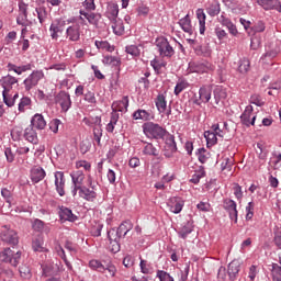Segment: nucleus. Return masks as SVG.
<instances>
[{
	"label": "nucleus",
	"mask_w": 281,
	"mask_h": 281,
	"mask_svg": "<svg viewBox=\"0 0 281 281\" xmlns=\"http://www.w3.org/2000/svg\"><path fill=\"white\" fill-rule=\"evenodd\" d=\"M143 133L147 139H156V142H159V139H166L168 130H166V127L161 126L159 123L146 122L143 124Z\"/></svg>",
	"instance_id": "obj_1"
},
{
	"label": "nucleus",
	"mask_w": 281,
	"mask_h": 281,
	"mask_svg": "<svg viewBox=\"0 0 281 281\" xmlns=\"http://www.w3.org/2000/svg\"><path fill=\"white\" fill-rule=\"evenodd\" d=\"M22 256L23 251L21 250L4 248L0 251V262H4L5 265L16 268L21 265Z\"/></svg>",
	"instance_id": "obj_2"
},
{
	"label": "nucleus",
	"mask_w": 281,
	"mask_h": 281,
	"mask_svg": "<svg viewBox=\"0 0 281 281\" xmlns=\"http://www.w3.org/2000/svg\"><path fill=\"white\" fill-rule=\"evenodd\" d=\"M44 78L45 72H43V70H33L23 81L25 91H32L34 87H38V82Z\"/></svg>",
	"instance_id": "obj_3"
},
{
	"label": "nucleus",
	"mask_w": 281,
	"mask_h": 281,
	"mask_svg": "<svg viewBox=\"0 0 281 281\" xmlns=\"http://www.w3.org/2000/svg\"><path fill=\"white\" fill-rule=\"evenodd\" d=\"M156 47L161 58H172L175 56V48L166 37H160L156 41Z\"/></svg>",
	"instance_id": "obj_4"
},
{
	"label": "nucleus",
	"mask_w": 281,
	"mask_h": 281,
	"mask_svg": "<svg viewBox=\"0 0 281 281\" xmlns=\"http://www.w3.org/2000/svg\"><path fill=\"white\" fill-rule=\"evenodd\" d=\"M65 25H67V21L63 18L55 19L49 26V34L53 41H58L60 38V34L65 32Z\"/></svg>",
	"instance_id": "obj_5"
},
{
	"label": "nucleus",
	"mask_w": 281,
	"mask_h": 281,
	"mask_svg": "<svg viewBox=\"0 0 281 281\" xmlns=\"http://www.w3.org/2000/svg\"><path fill=\"white\" fill-rule=\"evenodd\" d=\"M280 52H281V42L280 41L270 42L266 46V53L261 56V60H267V58H269L270 60H273V58H277Z\"/></svg>",
	"instance_id": "obj_6"
},
{
	"label": "nucleus",
	"mask_w": 281,
	"mask_h": 281,
	"mask_svg": "<svg viewBox=\"0 0 281 281\" xmlns=\"http://www.w3.org/2000/svg\"><path fill=\"white\" fill-rule=\"evenodd\" d=\"M0 238L2 243H7V245H19V234H16V231L8 228V226H4V229L0 234Z\"/></svg>",
	"instance_id": "obj_7"
},
{
	"label": "nucleus",
	"mask_w": 281,
	"mask_h": 281,
	"mask_svg": "<svg viewBox=\"0 0 281 281\" xmlns=\"http://www.w3.org/2000/svg\"><path fill=\"white\" fill-rule=\"evenodd\" d=\"M89 188L82 187L79 191L80 199H83L85 201H88L90 203H93L95 199H98V193L95 192V186H93V181L91 178H89Z\"/></svg>",
	"instance_id": "obj_8"
},
{
	"label": "nucleus",
	"mask_w": 281,
	"mask_h": 281,
	"mask_svg": "<svg viewBox=\"0 0 281 281\" xmlns=\"http://www.w3.org/2000/svg\"><path fill=\"white\" fill-rule=\"evenodd\" d=\"M55 102L56 104L60 105L61 113H67L69 109H71V95L69 92L60 91L56 97H55Z\"/></svg>",
	"instance_id": "obj_9"
},
{
	"label": "nucleus",
	"mask_w": 281,
	"mask_h": 281,
	"mask_svg": "<svg viewBox=\"0 0 281 281\" xmlns=\"http://www.w3.org/2000/svg\"><path fill=\"white\" fill-rule=\"evenodd\" d=\"M108 238L110 240V249L113 254H117L120 251V240H122V236L120 235L119 231L112 228L108 232Z\"/></svg>",
	"instance_id": "obj_10"
},
{
	"label": "nucleus",
	"mask_w": 281,
	"mask_h": 281,
	"mask_svg": "<svg viewBox=\"0 0 281 281\" xmlns=\"http://www.w3.org/2000/svg\"><path fill=\"white\" fill-rule=\"evenodd\" d=\"M223 207L224 210H226V212H228L231 221H233L234 223H238V210L236 209V201L232 199H225L223 201Z\"/></svg>",
	"instance_id": "obj_11"
},
{
	"label": "nucleus",
	"mask_w": 281,
	"mask_h": 281,
	"mask_svg": "<svg viewBox=\"0 0 281 281\" xmlns=\"http://www.w3.org/2000/svg\"><path fill=\"white\" fill-rule=\"evenodd\" d=\"M212 100V88L210 86H202L199 89V99L193 100V104L201 106V103L207 104Z\"/></svg>",
	"instance_id": "obj_12"
},
{
	"label": "nucleus",
	"mask_w": 281,
	"mask_h": 281,
	"mask_svg": "<svg viewBox=\"0 0 281 281\" xmlns=\"http://www.w3.org/2000/svg\"><path fill=\"white\" fill-rule=\"evenodd\" d=\"M181 30L191 36V38H196V33L194 32V26H192V20H190V14L181 18L178 22Z\"/></svg>",
	"instance_id": "obj_13"
},
{
	"label": "nucleus",
	"mask_w": 281,
	"mask_h": 281,
	"mask_svg": "<svg viewBox=\"0 0 281 281\" xmlns=\"http://www.w3.org/2000/svg\"><path fill=\"white\" fill-rule=\"evenodd\" d=\"M241 124L244 126H254L256 124V115H254V106L247 105L240 115Z\"/></svg>",
	"instance_id": "obj_14"
},
{
	"label": "nucleus",
	"mask_w": 281,
	"mask_h": 281,
	"mask_svg": "<svg viewBox=\"0 0 281 281\" xmlns=\"http://www.w3.org/2000/svg\"><path fill=\"white\" fill-rule=\"evenodd\" d=\"M189 69L191 74H207L212 69V64L209 61L190 63Z\"/></svg>",
	"instance_id": "obj_15"
},
{
	"label": "nucleus",
	"mask_w": 281,
	"mask_h": 281,
	"mask_svg": "<svg viewBox=\"0 0 281 281\" xmlns=\"http://www.w3.org/2000/svg\"><path fill=\"white\" fill-rule=\"evenodd\" d=\"M167 205L172 214H181L186 202L179 196H172L168 200Z\"/></svg>",
	"instance_id": "obj_16"
},
{
	"label": "nucleus",
	"mask_w": 281,
	"mask_h": 281,
	"mask_svg": "<svg viewBox=\"0 0 281 281\" xmlns=\"http://www.w3.org/2000/svg\"><path fill=\"white\" fill-rule=\"evenodd\" d=\"M58 216L63 223H67V221L68 223H76L78 221L76 214L67 206H59Z\"/></svg>",
	"instance_id": "obj_17"
},
{
	"label": "nucleus",
	"mask_w": 281,
	"mask_h": 281,
	"mask_svg": "<svg viewBox=\"0 0 281 281\" xmlns=\"http://www.w3.org/2000/svg\"><path fill=\"white\" fill-rule=\"evenodd\" d=\"M133 120H140L142 122H150V120H155V114L153 110H143L138 109L132 114Z\"/></svg>",
	"instance_id": "obj_18"
},
{
	"label": "nucleus",
	"mask_w": 281,
	"mask_h": 281,
	"mask_svg": "<svg viewBox=\"0 0 281 281\" xmlns=\"http://www.w3.org/2000/svg\"><path fill=\"white\" fill-rule=\"evenodd\" d=\"M54 177L56 192L59 194V196H65V172L56 171Z\"/></svg>",
	"instance_id": "obj_19"
},
{
	"label": "nucleus",
	"mask_w": 281,
	"mask_h": 281,
	"mask_svg": "<svg viewBox=\"0 0 281 281\" xmlns=\"http://www.w3.org/2000/svg\"><path fill=\"white\" fill-rule=\"evenodd\" d=\"M257 3L266 11L277 10V12H281L280 0H257Z\"/></svg>",
	"instance_id": "obj_20"
},
{
	"label": "nucleus",
	"mask_w": 281,
	"mask_h": 281,
	"mask_svg": "<svg viewBox=\"0 0 281 281\" xmlns=\"http://www.w3.org/2000/svg\"><path fill=\"white\" fill-rule=\"evenodd\" d=\"M66 38L71 43H78L80 41V24H74L66 29Z\"/></svg>",
	"instance_id": "obj_21"
},
{
	"label": "nucleus",
	"mask_w": 281,
	"mask_h": 281,
	"mask_svg": "<svg viewBox=\"0 0 281 281\" xmlns=\"http://www.w3.org/2000/svg\"><path fill=\"white\" fill-rule=\"evenodd\" d=\"M0 82L3 89L2 93H10L12 91V86L16 85L19 80L11 75H7L0 79Z\"/></svg>",
	"instance_id": "obj_22"
},
{
	"label": "nucleus",
	"mask_w": 281,
	"mask_h": 281,
	"mask_svg": "<svg viewBox=\"0 0 281 281\" xmlns=\"http://www.w3.org/2000/svg\"><path fill=\"white\" fill-rule=\"evenodd\" d=\"M227 273H228L229 280L232 281L238 280V273H240V261L236 259L231 261L227 267Z\"/></svg>",
	"instance_id": "obj_23"
},
{
	"label": "nucleus",
	"mask_w": 281,
	"mask_h": 281,
	"mask_svg": "<svg viewBox=\"0 0 281 281\" xmlns=\"http://www.w3.org/2000/svg\"><path fill=\"white\" fill-rule=\"evenodd\" d=\"M45 126H47V121H45V116L43 114L36 113L31 119V127L36 131H45Z\"/></svg>",
	"instance_id": "obj_24"
},
{
	"label": "nucleus",
	"mask_w": 281,
	"mask_h": 281,
	"mask_svg": "<svg viewBox=\"0 0 281 281\" xmlns=\"http://www.w3.org/2000/svg\"><path fill=\"white\" fill-rule=\"evenodd\" d=\"M120 112H122V108L113 109L111 113L110 122L105 126V130L108 133H113L115 131V126L120 121Z\"/></svg>",
	"instance_id": "obj_25"
},
{
	"label": "nucleus",
	"mask_w": 281,
	"mask_h": 281,
	"mask_svg": "<svg viewBox=\"0 0 281 281\" xmlns=\"http://www.w3.org/2000/svg\"><path fill=\"white\" fill-rule=\"evenodd\" d=\"M46 176L47 173L45 172V169H43V167L35 166L31 169V181L33 183H41V181H43Z\"/></svg>",
	"instance_id": "obj_26"
},
{
	"label": "nucleus",
	"mask_w": 281,
	"mask_h": 281,
	"mask_svg": "<svg viewBox=\"0 0 281 281\" xmlns=\"http://www.w3.org/2000/svg\"><path fill=\"white\" fill-rule=\"evenodd\" d=\"M196 19L199 21V32L201 35L205 34V20L207 16L205 15V11L203 9H198L195 11Z\"/></svg>",
	"instance_id": "obj_27"
},
{
	"label": "nucleus",
	"mask_w": 281,
	"mask_h": 281,
	"mask_svg": "<svg viewBox=\"0 0 281 281\" xmlns=\"http://www.w3.org/2000/svg\"><path fill=\"white\" fill-rule=\"evenodd\" d=\"M143 155L148 157H159V149L153 143L144 142Z\"/></svg>",
	"instance_id": "obj_28"
},
{
	"label": "nucleus",
	"mask_w": 281,
	"mask_h": 281,
	"mask_svg": "<svg viewBox=\"0 0 281 281\" xmlns=\"http://www.w3.org/2000/svg\"><path fill=\"white\" fill-rule=\"evenodd\" d=\"M206 14H209V16H218V14H221V3L217 0L209 3Z\"/></svg>",
	"instance_id": "obj_29"
},
{
	"label": "nucleus",
	"mask_w": 281,
	"mask_h": 281,
	"mask_svg": "<svg viewBox=\"0 0 281 281\" xmlns=\"http://www.w3.org/2000/svg\"><path fill=\"white\" fill-rule=\"evenodd\" d=\"M193 231L194 227L192 226V223L187 222L178 229V236L179 238H182V240H186V238H188V236H190V233Z\"/></svg>",
	"instance_id": "obj_30"
},
{
	"label": "nucleus",
	"mask_w": 281,
	"mask_h": 281,
	"mask_svg": "<svg viewBox=\"0 0 281 281\" xmlns=\"http://www.w3.org/2000/svg\"><path fill=\"white\" fill-rule=\"evenodd\" d=\"M24 139H26V142H30L31 144H38V134H36V131L34 130V127L25 128Z\"/></svg>",
	"instance_id": "obj_31"
},
{
	"label": "nucleus",
	"mask_w": 281,
	"mask_h": 281,
	"mask_svg": "<svg viewBox=\"0 0 281 281\" xmlns=\"http://www.w3.org/2000/svg\"><path fill=\"white\" fill-rule=\"evenodd\" d=\"M155 104L158 113H166V110L168 109V102L166 101V95L158 94L155 100Z\"/></svg>",
	"instance_id": "obj_32"
},
{
	"label": "nucleus",
	"mask_w": 281,
	"mask_h": 281,
	"mask_svg": "<svg viewBox=\"0 0 281 281\" xmlns=\"http://www.w3.org/2000/svg\"><path fill=\"white\" fill-rule=\"evenodd\" d=\"M120 14V7L116 3H110L108 5L106 16L110 21H115Z\"/></svg>",
	"instance_id": "obj_33"
},
{
	"label": "nucleus",
	"mask_w": 281,
	"mask_h": 281,
	"mask_svg": "<svg viewBox=\"0 0 281 281\" xmlns=\"http://www.w3.org/2000/svg\"><path fill=\"white\" fill-rule=\"evenodd\" d=\"M204 138L206 139L207 148H212V146H216V144H218V137H216V133L212 131H205Z\"/></svg>",
	"instance_id": "obj_34"
},
{
	"label": "nucleus",
	"mask_w": 281,
	"mask_h": 281,
	"mask_svg": "<svg viewBox=\"0 0 281 281\" xmlns=\"http://www.w3.org/2000/svg\"><path fill=\"white\" fill-rule=\"evenodd\" d=\"M70 177L72 179L74 186H76L77 188L83 187L82 183H85V172L78 170L70 173Z\"/></svg>",
	"instance_id": "obj_35"
},
{
	"label": "nucleus",
	"mask_w": 281,
	"mask_h": 281,
	"mask_svg": "<svg viewBox=\"0 0 281 281\" xmlns=\"http://www.w3.org/2000/svg\"><path fill=\"white\" fill-rule=\"evenodd\" d=\"M165 144L171 150V153H177L179 148L177 147V140H175V135L167 132L165 136Z\"/></svg>",
	"instance_id": "obj_36"
},
{
	"label": "nucleus",
	"mask_w": 281,
	"mask_h": 281,
	"mask_svg": "<svg viewBox=\"0 0 281 281\" xmlns=\"http://www.w3.org/2000/svg\"><path fill=\"white\" fill-rule=\"evenodd\" d=\"M112 30L116 36L124 34V22L122 19L112 20Z\"/></svg>",
	"instance_id": "obj_37"
},
{
	"label": "nucleus",
	"mask_w": 281,
	"mask_h": 281,
	"mask_svg": "<svg viewBox=\"0 0 281 281\" xmlns=\"http://www.w3.org/2000/svg\"><path fill=\"white\" fill-rule=\"evenodd\" d=\"M115 229L119 231L120 235L124 238L126 234H128L131 229H133V223H131L130 220H126L121 223V225Z\"/></svg>",
	"instance_id": "obj_38"
},
{
	"label": "nucleus",
	"mask_w": 281,
	"mask_h": 281,
	"mask_svg": "<svg viewBox=\"0 0 281 281\" xmlns=\"http://www.w3.org/2000/svg\"><path fill=\"white\" fill-rule=\"evenodd\" d=\"M150 66L153 67L155 74L159 76V74H161V69L166 68L168 66V63L165 60L159 61V59H153L150 61Z\"/></svg>",
	"instance_id": "obj_39"
},
{
	"label": "nucleus",
	"mask_w": 281,
	"mask_h": 281,
	"mask_svg": "<svg viewBox=\"0 0 281 281\" xmlns=\"http://www.w3.org/2000/svg\"><path fill=\"white\" fill-rule=\"evenodd\" d=\"M265 30H267V24L265 21L259 20L250 27V34H261Z\"/></svg>",
	"instance_id": "obj_40"
},
{
	"label": "nucleus",
	"mask_w": 281,
	"mask_h": 281,
	"mask_svg": "<svg viewBox=\"0 0 281 281\" xmlns=\"http://www.w3.org/2000/svg\"><path fill=\"white\" fill-rule=\"evenodd\" d=\"M188 87H190V82H188V80L179 79L173 90L175 95H179L181 92L186 91Z\"/></svg>",
	"instance_id": "obj_41"
},
{
	"label": "nucleus",
	"mask_w": 281,
	"mask_h": 281,
	"mask_svg": "<svg viewBox=\"0 0 281 281\" xmlns=\"http://www.w3.org/2000/svg\"><path fill=\"white\" fill-rule=\"evenodd\" d=\"M89 269L92 271H98L99 273H104V265L102 261L97 260V259H91L88 263Z\"/></svg>",
	"instance_id": "obj_42"
},
{
	"label": "nucleus",
	"mask_w": 281,
	"mask_h": 281,
	"mask_svg": "<svg viewBox=\"0 0 281 281\" xmlns=\"http://www.w3.org/2000/svg\"><path fill=\"white\" fill-rule=\"evenodd\" d=\"M195 155L200 161V164H207V160L210 159V154L207 153V149L205 147H201L195 151Z\"/></svg>",
	"instance_id": "obj_43"
},
{
	"label": "nucleus",
	"mask_w": 281,
	"mask_h": 281,
	"mask_svg": "<svg viewBox=\"0 0 281 281\" xmlns=\"http://www.w3.org/2000/svg\"><path fill=\"white\" fill-rule=\"evenodd\" d=\"M251 67V63L247 58L239 59L238 71L239 74H248Z\"/></svg>",
	"instance_id": "obj_44"
},
{
	"label": "nucleus",
	"mask_w": 281,
	"mask_h": 281,
	"mask_svg": "<svg viewBox=\"0 0 281 281\" xmlns=\"http://www.w3.org/2000/svg\"><path fill=\"white\" fill-rule=\"evenodd\" d=\"M192 49L194 50V54L196 56H210L212 52L207 47H203L201 44H196L195 46H192Z\"/></svg>",
	"instance_id": "obj_45"
},
{
	"label": "nucleus",
	"mask_w": 281,
	"mask_h": 281,
	"mask_svg": "<svg viewBox=\"0 0 281 281\" xmlns=\"http://www.w3.org/2000/svg\"><path fill=\"white\" fill-rule=\"evenodd\" d=\"M103 65H111L112 67H120V58L116 56L106 55L102 59Z\"/></svg>",
	"instance_id": "obj_46"
},
{
	"label": "nucleus",
	"mask_w": 281,
	"mask_h": 281,
	"mask_svg": "<svg viewBox=\"0 0 281 281\" xmlns=\"http://www.w3.org/2000/svg\"><path fill=\"white\" fill-rule=\"evenodd\" d=\"M35 12L37 14L38 22L41 23V25H43V23H45V21H47V8L37 7L35 9Z\"/></svg>",
	"instance_id": "obj_47"
},
{
	"label": "nucleus",
	"mask_w": 281,
	"mask_h": 281,
	"mask_svg": "<svg viewBox=\"0 0 281 281\" xmlns=\"http://www.w3.org/2000/svg\"><path fill=\"white\" fill-rule=\"evenodd\" d=\"M203 177H205V168L201 166L200 169L195 171V173L192 176L190 182L196 186L201 181V179H203Z\"/></svg>",
	"instance_id": "obj_48"
},
{
	"label": "nucleus",
	"mask_w": 281,
	"mask_h": 281,
	"mask_svg": "<svg viewBox=\"0 0 281 281\" xmlns=\"http://www.w3.org/2000/svg\"><path fill=\"white\" fill-rule=\"evenodd\" d=\"M139 267H140V273H144L145 276H150L153 273V266L140 258V262H139Z\"/></svg>",
	"instance_id": "obj_49"
},
{
	"label": "nucleus",
	"mask_w": 281,
	"mask_h": 281,
	"mask_svg": "<svg viewBox=\"0 0 281 281\" xmlns=\"http://www.w3.org/2000/svg\"><path fill=\"white\" fill-rule=\"evenodd\" d=\"M95 47H98V49H104L105 52L110 53L115 52V46L111 45L108 41H95Z\"/></svg>",
	"instance_id": "obj_50"
},
{
	"label": "nucleus",
	"mask_w": 281,
	"mask_h": 281,
	"mask_svg": "<svg viewBox=\"0 0 281 281\" xmlns=\"http://www.w3.org/2000/svg\"><path fill=\"white\" fill-rule=\"evenodd\" d=\"M30 106H32V99L30 97H23L19 102L18 109L23 113V111H25V109H30Z\"/></svg>",
	"instance_id": "obj_51"
},
{
	"label": "nucleus",
	"mask_w": 281,
	"mask_h": 281,
	"mask_svg": "<svg viewBox=\"0 0 281 281\" xmlns=\"http://www.w3.org/2000/svg\"><path fill=\"white\" fill-rule=\"evenodd\" d=\"M105 271L108 272L106 278H115L117 274V268L111 261L104 266V273Z\"/></svg>",
	"instance_id": "obj_52"
},
{
	"label": "nucleus",
	"mask_w": 281,
	"mask_h": 281,
	"mask_svg": "<svg viewBox=\"0 0 281 281\" xmlns=\"http://www.w3.org/2000/svg\"><path fill=\"white\" fill-rule=\"evenodd\" d=\"M126 54H130V56L137 57L142 54V46L137 45H128L125 47Z\"/></svg>",
	"instance_id": "obj_53"
},
{
	"label": "nucleus",
	"mask_w": 281,
	"mask_h": 281,
	"mask_svg": "<svg viewBox=\"0 0 281 281\" xmlns=\"http://www.w3.org/2000/svg\"><path fill=\"white\" fill-rule=\"evenodd\" d=\"M16 149H12L11 147H7L4 149V156L8 164H13L14 159L16 158Z\"/></svg>",
	"instance_id": "obj_54"
},
{
	"label": "nucleus",
	"mask_w": 281,
	"mask_h": 281,
	"mask_svg": "<svg viewBox=\"0 0 281 281\" xmlns=\"http://www.w3.org/2000/svg\"><path fill=\"white\" fill-rule=\"evenodd\" d=\"M271 276L273 281H281V266L272 263Z\"/></svg>",
	"instance_id": "obj_55"
},
{
	"label": "nucleus",
	"mask_w": 281,
	"mask_h": 281,
	"mask_svg": "<svg viewBox=\"0 0 281 281\" xmlns=\"http://www.w3.org/2000/svg\"><path fill=\"white\" fill-rule=\"evenodd\" d=\"M16 23L18 25H22V27H27L32 24V21L27 20V14L19 13Z\"/></svg>",
	"instance_id": "obj_56"
},
{
	"label": "nucleus",
	"mask_w": 281,
	"mask_h": 281,
	"mask_svg": "<svg viewBox=\"0 0 281 281\" xmlns=\"http://www.w3.org/2000/svg\"><path fill=\"white\" fill-rule=\"evenodd\" d=\"M83 100L86 102H88V104H98V99H95V93L91 90H88L85 94H83Z\"/></svg>",
	"instance_id": "obj_57"
},
{
	"label": "nucleus",
	"mask_w": 281,
	"mask_h": 281,
	"mask_svg": "<svg viewBox=\"0 0 281 281\" xmlns=\"http://www.w3.org/2000/svg\"><path fill=\"white\" fill-rule=\"evenodd\" d=\"M156 278H158L160 281H175V278L164 270H158Z\"/></svg>",
	"instance_id": "obj_58"
},
{
	"label": "nucleus",
	"mask_w": 281,
	"mask_h": 281,
	"mask_svg": "<svg viewBox=\"0 0 281 281\" xmlns=\"http://www.w3.org/2000/svg\"><path fill=\"white\" fill-rule=\"evenodd\" d=\"M281 153L272 151V166L274 170L281 168Z\"/></svg>",
	"instance_id": "obj_59"
},
{
	"label": "nucleus",
	"mask_w": 281,
	"mask_h": 281,
	"mask_svg": "<svg viewBox=\"0 0 281 281\" xmlns=\"http://www.w3.org/2000/svg\"><path fill=\"white\" fill-rule=\"evenodd\" d=\"M256 207V204L254 201L248 202L246 205V221H251L254 218V209Z\"/></svg>",
	"instance_id": "obj_60"
},
{
	"label": "nucleus",
	"mask_w": 281,
	"mask_h": 281,
	"mask_svg": "<svg viewBox=\"0 0 281 281\" xmlns=\"http://www.w3.org/2000/svg\"><path fill=\"white\" fill-rule=\"evenodd\" d=\"M3 102L7 106L12 108L15 104L14 99L10 92H2Z\"/></svg>",
	"instance_id": "obj_61"
},
{
	"label": "nucleus",
	"mask_w": 281,
	"mask_h": 281,
	"mask_svg": "<svg viewBox=\"0 0 281 281\" xmlns=\"http://www.w3.org/2000/svg\"><path fill=\"white\" fill-rule=\"evenodd\" d=\"M32 227L34 229V232H43V229H45V222H43L42 220L35 218L32 223Z\"/></svg>",
	"instance_id": "obj_62"
},
{
	"label": "nucleus",
	"mask_w": 281,
	"mask_h": 281,
	"mask_svg": "<svg viewBox=\"0 0 281 281\" xmlns=\"http://www.w3.org/2000/svg\"><path fill=\"white\" fill-rule=\"evenodd\" d=\"M100 19H102V14L100 13H90V15H88V22L90 25H98V23H100Z\"/></svg>",
	"instance_id": "obj_63"
},
{
	"label": "nucleus",
	"mask_w": 281,
	"mask_h": 281,
	"mask_svg": "<svg viewBox=\"0 0 281 281\" xmlns=\"http://www.w3.org/2000/svg\"><path fill=\"white\" fill-rule=\"evenodd\" d=\"M188 276H190V266H186L183 270H180L178 281H188Z\"/></svg>",
	"instance_id": "obj_64"
}]
</instances>
